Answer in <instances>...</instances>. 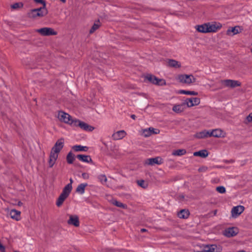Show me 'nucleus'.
I'll return each instance as SVG.
<instances>
[{"label":"nucleus","instance_id":"f257e3e1","mask_svg":"<svg viewBox=\"0 0 252 252\" xmlns=\"http://www.w3.org/2000/svg\"><path fill=\"white\" fill-rule=\"evenodd\" d=\"M64 139L62 138H60L57 141L55 144L52 148L48 161L50 167H52L55 164L58 158V154L64 146Z\"/></svg>","mask_w":252,"mask_h":252},{"label":"nucleus","instance_id":"f03ea898","mask_svg":"<svg viewBox=\"0 0 252 252\" xmlns=\"http://www.w3.org/2000/svg\"><path fill=\"white\" fill-rule=\"evenodd\" d=\"M176 80L181 83L189 85L194 84L196 81V78L192 74H180L179 75Z\"/></svg>","mask_w":252,"mask_h":252},{"label":"nucleus","instance_id":"7ed1b4c3","mask_svg":"<svg viewBox=\"0 0 252 252\" xmlns=\"http://www.w3.org/2000/svg\"><path fill=\"white\" fill-rule=\"evenodd\" d=\"M57 117L59 120L63 123L67 124L73 126L74 124V121L71 116L68 113H65L63 111H59Z\"/></svg>","mask_w":252,"mask_h":252},{"label":"nucleus","instance_id":"20e7f679","mask_svg":"<svg viewBox=\"0 0 252 252\" xmlns=\"http://www.w3.org/2000/svg\"><path fill=\"white\" fill-rule=\"evenodd\" d=\"M47 14V10L46 8L42 9V8H39L31 10L28 13V16L30 18H35L37 17H42Z\"/></svg>","mask_w":252,"mask_h":252},{"label":"nucleus","instance_id":"39448f33","mask_svg":"<svg viewBox=\"0 0 252 252\" xmlns=\"http://www.w3.org/2000/svg\"><path fill=\"white\" fill-rule=\"evenodd\" d=\"M35 32L38 33L40 35L44 36L56 35L57 34V32L54 29L50 27H44L36 29Z\"/></svg>","mask_w":252,"mask_h":252},{"label":"nucleus","instance_id":"423d86ee","mask_svg":"<svg viewBox=\"0 0 252 252\" xmlns=\"http://www.w3.org/2000/svg\"><path fill=\"white\" fill-rule=\"evenodd\" d=\"M70 189V187L68 186L67 187H64L62 192L60 195L56 202V205L58 207H60L63 204L64 201L69 196L70 193L71 192L69 191Z\"/></svg>","mask_w":252,"mask_h":252},{"label":"nucleus","instance_id":"0eeeda50","mask_svg":"<svg viewBox=\"0 0 252 252\" xmlns=\"http://www.w3.org/2000/svg\"><path fill=\"white\" fill-rule=\"evenodd\" d=\"M73 126H79L82 129L88 131H91L94 129V127L91 126L77 119H74Z\"/></svg>","mask_w":252,"mask_h":252},{"label":"nucleus","instance_id":"6e6552de","mask_svg":"<svg viewBox=\"0 0 252 252\" xmlns=\"http://www.w3.org/2000/svg\"><path fill=\"white\" fill-rule=\"evenodd\" d=\"M162 163V159L160 157H157L154 158H149L144 161V165L154 166L155 165H159Z\"/></svg>","mask_w":252,"mask_h":252},{"label":"nucleus","instance_id":"1a4fd4ad","mask_svg":"<svg viewBox=\"0 0 252 252\" xmlns=\"http://www.w3.org/2000/svg\"><path fill=\"white\" fill-rule=\"evenodd\" d=\"M145 78L148 81L154 84L161 86L165 84V82L163 79H158L151 74H148Z\"/></svg>","mask_w":252,"mask_h":252},{"label":"nucleus","instance_id":"9d476101","mask_svg":"<svg viewBox=\"0 0 252 252\" xmlns=\"http://www.w3.org/2000/svg\"><path fill=\"white\" fill-rule=\"evenodd\" d=\"M204 248L205 249V251L207 252H221L222 250L221 246L215 244L204 245Z\"/></svg>","mask_w":252,"mask_h":252},{"label":"nucleus","instance_id":"9b49d317","mask_svg":"<svg viewBox=\"0 0 252 252\" xmlns=\"http://www.w3.org/2000/svg\"><path fill=\"white\" fill-rule=\"evenodd\" d=\"M207 26L208 32H216L222 27L220 23L217 22L207 23Z\"/></svg>","mask_w":252,"mask_h":252},{"label":"nucleus","instance_id":"f8f14e48","mask_svg":"<svg viewBox=\"0 0 252 252\" xmlns=\"http://www.w3.org/2000/svg\"><path fill=\"white\" fill-rule=\"evenodd\" d=\"M159 130L158 129H155L153 127H149L148 128L142 129L141 130V134L145 137H148L153 134H158L159 133Z\"/></svg>","mask_w":252,"mask_h":252},{"label":"nucleus","instance_id":"ddd939ff","mask_svg":"<svg viewBox=\"0 0 252 252\" xmlns=\"http://www.w3.org/2000/svg\"><path fill=\"white\" fill-rule=\"evenodd\" d=\"M238 232V229L237 227H232L225 229L223 234L227 237H232L236 236Z\"/></svg>","mask_w":252,"mask_h":252},{"label":"nucleus","instance_id":"4468645a","mask_svg":"<svg viewBox=\"0 0 252 252\" xmlns=\"http://www.w3.org/2000/svg\"><path fill=\"white\" fill-rule=\"evenodd\" d=\"M221 83L226 87H231L232 88L241 86V83L238 81L230 79L222 80Z\"/></svg>","mask_w":252,"mask_h":252},{"label":"nucleus","instance_id":"2eb2a0df","mask_svg":"<svg viewBox=\"0 0 252 252\" xmlns=\"http://www.w3.org/2000/svg\"><path fill=\"white\" fill-rule=\"evenodd\" d=\"M187 107H190L198 105L200 102V99L198 97H191L187 98L185 100Z\"/></svg>","mask_w":252,"mask_h":252},{"label":"nucleus","instance_id":"dca6fc26","mask_svg":"<svg viewBox=\"0 0 252 252\" xmlns=\"http://www.w3.org/2000/svg\"><path fill=\"white\" fill-rule=\"evenodd\" d=\"M243 30V29L240 26H235L229 28L226 31V34L228 35H234L239 33Z\"/></svg>","mask_w":252,"mask_h":252},{"label":"nucleus","instance_id":"f3484780","mask_svg":"<svg viewBox=\"0 0 252 252\" xmlns=\"http://www.w3.org/2000/svg\"><path fill=\"white\" fill-rule=\"evenodd\" d=\"M244 207L241 205L234 207L231 210V215L233 217H236L244 211Z\"/></svg>","mask_w":252,"mask_h":252},{"label":"nucleus","instance_id":"a211bd4d","mask_svg":"<svg viewBox=\"0 0 252 252\" xmlns=\"http://www.w3.org/2000/svg\"><path fill=\"white\" fill-rule=\"evenodd\" d=\"M67 223L76 227L79 226L80 223L78 217L76 215H69V219L67 220Z\"/></svg>","mask_w":252,"mask_h":252},{"label":"nucleus","instance_id":"6ab92c4d","mask_svg":"<svg viewBox=\"0 0 252 252\" xmlns=\"http://www.w3.org/2000/svg\"><path fill=\"white\" fill-rule=\"evenodd\" d=\"M126 135V132L124 130L116 131L112 135V138L114 140L122 139Z\"/></svg>","mask_w":252,"mask_h":252},{"label":"nucleus","instance_id":"aec40b11","mask_svg":"<svg viewBox=\"0 0 252 252\" xmlns=\"http://www.w3.org/2000/svg\"><path fill=\"white\" fill-rule=\"evenodd\" d=\"M209 137L214 136L215 137H220L224 136V133L220 129H216L211 131H209Z\"/></svg>","mask_w":252,"mask_h":252},{"label":"nucleus","instance_id":"412c9836","mask_svg":"<svg viewBox=\"0 0 252 252\" xmlns=\"http://www.w3.org/2000/svg\"><path fill=\"white\" fill-rule=\"evenodd\" d=\"M9 215L12 219L16 220H19L21 219V212L15 209L11 210Z\"/></svg>","mask_w":252,"mask_h":252},{"label":"nucleus","instance_id":"4be33fe9","mask_svg":"<svg viewBox=\"0 0 252 252\" xmlns=\"http://www.w3.org/2000/svg\"><path fill=\"white\" fill-rule=\"evenodd\" d=\"M196 30L199 32L208 33L207 23L195 26Z\"/></svg>","mask_w":252,"mask_h":252},{"label":"nucleus","instance_id":"5701e85b","mask_svg":"<svg viewBox=\"0 0 252 252\" xmlns=\"http://www.w3.org/2000/svg\"><path fill=\"white\" fill-rule=\"evenodd\" d=\"M189 212L187 209H182L177 214L178 217L180 219H186L189 216Z\"/></svg>","mask_w":252,"mask_h":252},{"label":"nucleus","instance_id":"b1692460","mask_svg":"<svg viewBox=\"0 0 252 252\" xmlns=\"http://www.w3.org/2000/svg\"><path fill=\"white\" fill-rule=\"evenodd\" d=\"M187 107V104L185 102L182 103L181 104L174 105V112L180 113L183 112Z\"/></svg>","mask_w":252,"mask_h":252},{"label":"nucleus","instance_id":"393cba45","mask_svg":"<svg viewBox=\"0 0 252 252\" xmlns=\"http://www.w3.org/2000/svg\"><path fill=\"white\" fill-rule=\"evenodd\" d=\"M87 186L88 184L87 183H82L79 184L76 189V192L80 194H84L85 192V188Z\"/></svg>","mask_w":252,"mask_h":252},{"label":"nucleus","instance_id":"a878e982","mask_svg":"<svg viewBox=\"0 0 252 252\" xmlns=\"http://www.w3.org/2000/svg\"><path fill=\"white\" fill-rule=\"evenodd\" d=\"M77 158L80 160L84 162L89 163L92 161V158L90 156L78 155L77 156Z\"/></svg>","mask_w":252,"mask_h":252},{"label":"nucleus","instance_id":"bb28decb","mask_svg":"<svg viewBox=\"0 0 252 252\" xmlns=\"http://www.w3.org/2000/svg\"><path fill=\"white\" fill-rule=\"evenodd\" d=\"M209 131L204 130L197 132L195 134V137L197 138H204L209 137Z\"/></svg>","mask_w":252,"mask_h":252},{"label":"nucleus","instance_id":"cd10ccee","mask_svg":"<svg viewBox=\"0 0 252 252\" xmlns=\"http://www.w3.org/2000/svg\"><path fill=\"white\" fill-rule=\"evenodd\" d=\"M194 156H199L201 158H206L208 156V152L206 150H202L193 153Z\"/></svg>","mask_w":252,"mask_h":252},{"label":"nucleus","instance_id":"c85d7f7f","mask_svg":"<svg viewBox=\"0 0 252 252\" xmlns=\"http://www.w3.org/2000/svg\"><path fill=\"white\" fill-rule=\"evenodd\" d=\"M110 202L111 204L117 207H120L123 209H126L127 208L126 205L124 204L121 202L118 201L115 199H112V200H110Z\"/></svg>","mask_w":252,"mask_h":252},{"label":"nucleus","instance_id":"c756f323","mask_svg":"<svg viewBox=\"0 0 252 252\" xmlns=\"http://www.w3.org/2000/svg\"><path fill=\"white\" fill-rule=\"evenodd\" d=\"M178 94H185L187 95H197L198 93L195 91H186L183 90H178L176 92Z\"/></svg>","mask_w":252,"mask_h":252},{"label":"nucleus","instance_id":"7c9ffc66","mask_svg":"<svg viewBox=\"0 0 252 252\" xmlns=\"http://www.w3.org/2000/svg\"><path fill=\"white\" fill-rule=\"evenodd\" d=\"M72 149L75 152L87 151L88 150V147L79 145L73 146L72 147Z\"/></svg>","mask_w":252,"mask_h":252},{"label":"nucleus","instance_id":"2f4dec72","mask_svg":"<svg viewBox=\"0 0 252 252\" xmlns=\"http://www.w3.org/2000/svg\"><path fill=\"white\" fill-rule=\"evenodd\" d=\"M74 160V155L71 152H69L66 156V161L67 163L69 164H72Z\"/></svg>","mask_w":252,"mask_h":252},{"label":"nucleus","instance_id":"473e14b6","mask_svg":"<svg viewBox=\"0 0 252 252\" xmlns=\"http://www.w3.org/2000/svg\"><path fill=\"white\" fill-rule=\"evenodd\" d=\"M100 26V23L99 21H96L94 25H93L92 27L91 28L90 31V33H93L96 30H97L99 27Z\"/></svg>","mask_w":252,"mask_h":252},{"label":"nucleus","instance_id":"72a5a7b5","mask_svg":"<svg viewBox=\"0 0 252 252\" xmlns=\"http://www.w3.org/2000/svg\"><path fill=\"white\" fill-rule=\"evenodd\" d=\"M187 153V151L185 149H178L174 150V156H181L185 155Z\"/></svg>","mask_w":252,"mask_h":252},{"label":"nucleus","instance_id":"f704fd0d","mask_svg":"<svg viewBox=\"0 0 252 252\" xmlns=\"http://www.w3.org/2000/svg\"><path fill=\"white\" fill-rule=\"evenodd\" d=\"M23 7V4L20 2L15 3L11 5V8L13 9H18Z\"/></svg>","mask_w":252,"mask_h":252},{"label":"nucleus","instance_id":"c9c22d12","mask_svg":"<svg viewBox=\"0 0 252 252\" xmlns=\"http://www.w3.org/2000/svg\"><path fill=\"white\" fill-rule=\"evenodd\" d=\"M137 184L138 185L140 186L141 187L145 189L147 187L148 185L144 181V180H139L137 181Z\"/></svg>","mask_w":252,"mask_h":252},{"label":"nucleus","instance_id":"e433bc0d","mask_svg":"<svg viewBox=\"0 0 252 252\" xmlns=\"http://www.w3.org/2000/svg\"><path fill=\"white\" fill-rule=\"evenodd\" d=\"M216 190L218 192L220 193H224L226 191L225 188L223 186H219L217 187Z\"/></svg>","mask_w":252,"mask_h":252},{"label":"nucleus","instance_id":"4c0bfd02","mask_svg":"<svg viewBox=\"0 0 252 252\" xmlns=\"http://www.w3.org/2000/svg\"><path fill=\"white\" fill-rule=\"evenodd\" d=\"M99 179L102 183H105L107 181L106 177L104 175H101L99 176Z\"/></svg>","mask_w":252,"mask_h":252},{"label":"nucleus","instance_id":"58836bf2","mask_svg":"<svg viewBox=\"0 0 252 252\" xmlns=\"http://www.w3.org/2000/svg\"><path fill=\"white\" fill-rule=\"evenodd\" d=\"M34 1L35 2L40 3L42 4H43V6L41 7L42 9L46 8V3H45V1H44L43 0H34Z\"/></svg>","mask_w":252,"mask_h":252},{"label":"nucleus","instance_id":"ea45409f","mask_svg":"<svg viewBox=\"0 0 252 252\" xmlns=\"http://www.w3.org/2000/svg\"><path fill=\"white\" fill-rule=\"evenodd\" d=\"M69 181H70V183L66 185L64 187H68V186H69L70 187V189L69 190V191L71 192L72 190V184L73 182V179L72 178H70L69 179Z\"/></svg>","mask_w":252,"mask_h":252},{"label":"nucleus","instance_id":"a19ab883","mask_svg":"<svg viewBox=\"0 0 252 252\" xmlns=\"http://www.w3.org/2000/svg\"><path fill=\"white\" fill-rule=\"evenodd\" d=\"M82 177L84 179H88L89 178V175L87 173H83L82 174Z\"/></svg>","mask_w":252,"mask_h":252},{"label":"nucleus","instance_id":"79ce46f5","mask_svg":"<svg viewBox=\"0 0 252 252\" xmlns=\"http://www.w3.org/2000/svg\"><path fill=\"white\" fill-rule=\"evenodd\" d=\"M181 66V64L178 62L174 60V68H179Z\"/></svg>","mask_w":252,"mask_h":252},{"label":"nucleus","instance_id":"37998d69","mask_svg":"<svg viewBox=\"0 0 252 252\" xmlns=\"http://www.w3.org/2000/svg\"><path fill=\"white\" fill-rule=\"evenodd\" d=\"M208 168L205 166H202L199 168L198 170L200 172H205L207 170Z\"/></svg>","mask_w":252,"mask_h":252},{"label":"nucleus","instance_id":"c03bdc74","mask_svg":"<svg viewBox=\"0 0 252 252\" xmlns=\"http://www.w3.org/2000/svg\"><path fill=\"white\" fill-rule=\"evenodd\" d=\"M247 119L248 122H250L252 121V113H250L247 117Z\"/></svg>","mask_w":252,"mask_h":252},{"label":"nucleus","instance_id":"a18cd8bd","mask_svg":"<svg viewBox=\"0 0 252 252\" xmlns=\"http://www.w3.org/2000/svg\"><path fill=\"white\" fill-rule=\"evenodd\" d=\"M0 250L2 252H4L5 251V247L1 243H0Z\"/></svg>","mask_w":252,"mask_h":252},{"label":"nucleus","instance_id":"49530a36","mask_svg":"<svg viewBox=\"0 0 252 252\" xmlns=\"http://www.w3.org/2000/svg\"><path fill=\"white\" fill-rule=\"evenodd\" d=\"M168 65L170 66H173V60H170L168 61Z\"/></svg>","mask_w":252,"mask_h":252},{"label":"nucleus","instance_id":"de8ad7c7","mask_svg":"<svg viewBox=\"0 0 252 252\" xmlns=\"http://www.w3.org/2000/svg\"><path fill=\"white\" fill-rule=\"evenodd\" d=\"M130 117L132 119L134 120H135L136 118V116L135 115H131Z\"/></svg>","mask_w":252,"mask_h":252},{"label":"nucleus","instance_id":"09e8293b","mask_svg":"<svg viewBox=\"0 0 252 252\" xmlns=\"http://www.w3.org/2000/svg\"><path fill=\"white\" fill-rule=\"evenodd\" d=\"M140 231H141V232H144L147 231V230L146 229L142 228V229H141Z\"/></svg>","mask_w":252,"mask_h":252},{"label":"nucleus","instance_id":"8fccbe9b","mask_svg":"<svg viewBox=\"0 0 252 252\" xmlns=\"http://www.w3.org/2000/svg\"><path fill=\"white\" fill-rule=\"evenodd\" d=\"M217 213V210H215L213 211L214 215H216Z\"/></svg>","mask_w":252,"mask_h":252},{"label":"nucleus","instance_id":"3c124183","mask_svg":"<svg viewBox=\"0 0 252 252\" xmlns=\"http://www.w3.org/2000/svg\"><path fill=\"white\" fill-rule=\"evenodd\" d=\"M22 203L21 202H20H20H18V205L19 206H21V205H22Z\"/></svg>","mask_w":252,"mask_h":252},{"label":"nucleus","instance_id":"603ef678","mask_svg":"<svg viewBox=\"0 0 252 252\" xmlns=\"http://www.w3.org/2000/svg\"><path fill=\"white\" fill-rule=\"evenodd\" d=\"M60 1H61L62 2H63V3H65L66 2V0H60Z\"/></svg>","mask_w":252,"mask_h":252},{"label":"nucleus","instance_id":"864d4df0","mask_svg":"<svg viewBox=\"0 0 252 252\" xmlns=\"http://www.w3.org/2000/svg\"><path fill=\"white\" fill-rule=\"evenodd\" d=\"M206 252V251H205V248H204V250H203V251H202V252Z\"/></svg>","mask_w":252,"mask_h":252},{"label":"nucleus","instance_id":"5fc2aeb1","mask_svg":"<svg viewBox=\"0 0 252 252\" xmlns=\"http://www.w3.org/2000/svg\"><path fill=\"white\" fill-rule=\"evenodd\" d=\"M237 252H246L245 251H238Z\"/></svg>","mask_w":252,"mask_h":252},{"label":"nucleus","instance_id":"6e6d98bb","mask_svg":"<svg viewBox=\"0 0 252 252\" xmlns=\"http://www.w3.org/2000/svg\"><path fill=\"white\" fill-rule=\"evenodd\" d=\"M181 197L182 198H184V196L182 195V196H181Z\"/></svg>","mask_w":252,"mask_h":252},{"label":"nucleus","instance_id":"4d7b16f0","mask_svg":"<svg viewBox=\"0 0 252 252\" xmlns=\"http://www.w3.org/2000/svg\"><path fill=\"white\" fill-rule=\"evenodd\" d=\"M251 51L252 53V48L251 49Z\"/></svg>","mask_w":252,"mask_h":252}]
</instances>
